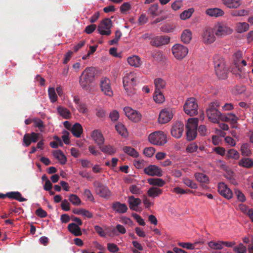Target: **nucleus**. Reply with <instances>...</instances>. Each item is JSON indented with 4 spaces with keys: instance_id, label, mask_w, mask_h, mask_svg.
Instances as JSON below:
<instances>
[{
    "instance_id": "nucleus-51",
    "label": "nucleus",
    "mask_w": 253,
    "mask_h": 253,
    "mask_svg": "<svg viewBox=\"0 0 253 253\" xmlns=\"http://www.w3.org/2000/svg\"><path fill=\"white\" fill-rule=\"evenodd\" d=\"M122 36V32L120 30H118L115 32V38L109 42L110 45H114L118 43V41Z\"/></svg>"
},
{
    "instance_id": "nucleus-1",
    "label": "nucleus",
    "mask_w": 253,
    "mask_h": 253,
    "mask_svg": "<svg viewBox=\"0 0 253 253\" xmlns=\"http://www.w3.org/2000/svg\"><path fill=\"white\" fill-rule=\"evenodd\" d=\"M213 63L216 75L219 79H226L229 76V72L226 67L224 59L219 55L213 57Z\"/></svg>"
},
{
    "instance_id": "nucleus-39",
    "label": "nucleus",
    "mask_w": 253,
    "mask_h": 253,
    "mask_svg": "<svg viewBox=\"0 0 253 253\" xmlns=\"http://www.w3.org/2000/svg\"><path fill=\"white\" fill-rule=\"evenodd\" d=\"M181 41L185 43H188L192 39V33L189 30H184L181 36Z\"/></svg>"
},
{
    "instance_id": "nucleus-42",
    "label": "nucleus",
    "mask_w": 253,
    "mask_h": 253,
    "mask_svg": "<svg viewBox=\"0 0 253 253\" xmlns=\"http://www.w3.org/2000/svg\"><path fill=\"white\" fill-rule=\"evenodd\" d=\"M123 150L126 153L132 157L137 158L139 156L138 153L134 148L131 147H125L123 148Z\"/></svg>"
},
{
    "instance_id": "nucleus-61",
    "label": "nucleus",
    "mask_w": 253,
    "mask_h": 253,
    "mask_svg": "<svg viewBox=\"0 0 253 253\" xmlns=\"http://www.w3.org/2000/svg\"><path fill=\"white\" fill-rule=\"evenodd\" d=\"M107 249L111 253H117L119 251V247L114 243L107 244Z\"/></svg>"
},
{
    "instance_id": "nucleus-35",
    "label": "nucleus",
    "mask_w": 253,
    "mask_h": 253,
    "mask_svg": "<svg viewBox=\"0 0 253 253\" xmlns=\"http://www.w3.org/2000/svg\"><path fill=\"white\" fill-rule=\"evenodd\" d=\"M153 99L156 103L162 104L165 102V97L160 90H156L153 95Z\"/></svg>"
},
{
    "instance_id": "nucleus-53",
    "label": "nucleus",
    "mask_w": 253,
    "mask_h": 253,
    "mask_svg": "<svg viewBox=\"0 0 253 253\" xmlns=\"http://www.w3.org/2000/svg\"><path fill=\"white\" fill-rule=\"evenodd\" d=\"M48 95L51 102H55L57 100V96L56 94L54 88L50 87L48 89Z\"/></svg>"
},
{
    "instance_id": "nucleus-63",
    "label": "nucleus",
    "mask_w": 253,
    "mask_h": 253,
    "mask_svg": "<svg viewBox=\"0 0 253 253\" xmlns=\"http://www.w3.org/2000/svg\"><path fill=\"white\" fill-rule=\"evenodd\" d=\"M182 0H177L171 4V7L174 10L180 9L182 5Z\"/></svg>"
},
{
    "instance_id": "nucleus-64",
    "label": "nucleus",
    "mask_w": 253,
    "mask_h": 253,
    "mask_svg": "<svg viewBox=\"0 0 253 253\" xmlns=\"http://www.w3.org/2000/svg\"><path fill=\"white\" fill-rule=\"evenodd\" d=\"M198 149V146L195 143H192L186 147V151L189 153H193Z\"/></svg>"
},
{
    "instance_id": "nucleus-13",
    "label": "nucleus",
    "mask_w": 253,
    "mask_h": 253,
    "mask_svg": "<svg viewBox=\"0 0 253 253\" xmlns=\"http://www.w3.org/2000/svg\"><path fill=\"white\" fill-rule=\"evenodd\" d=\"M219 193L227 199H230L233 197V193L228 186L223 182L219 183L218 186Z\"/></svg>"
},
{
    "instance_id": "nucleus-4",
    "label": "nucleus",
    "mask_w": 253,
    "mask_h": 253,
    "mask_svg": "<svg viewBox=\"0 0 253 253\" xmlns=\"http://www.w3.org/2000/svg\"><path fill=\"white\" fill-rule=\"evenodd\" d=\"M198 104L194 98L188 99L184 105V110L186 114L190 116H194L198 113Z\"/></svg>"
},
{
    "instance_id": "nucleus-32",
    "label": "nucleus",
    "mask_w": 253,
    "mask_h": 253,
    "mask_svg": "<svg viewBox=\"0 0 253 253\" xmlns=\"http://www.w3.org/2000/svg\"><path fill=\"white\" fill-rule=\"evenodd\" d=\"M83 129L81 125L79 123H75L72 126L71 132L73 135L77 137H81Z\"/></svg>"
},
{
    "instance_id": "nucleus-38",
    "label": "nucleus",
    "mask_w": 253,
    "mask_h": 253,
    "mask_svg": "<svg viewBox=\"0 0 253 253\" xmlns=\"http://www.w3.org/2000/svg\"><path fill=\"white\" fill-rule=\"evenodd\" d=\"M6 196L11 199H14L20 202L26 201V199L22 197L20 193L18 192H11L6 193Z\"/></svg>"
},
{
    "instance_id": "nucleus-43",
    "label": "nucleus",
    "mask_w": 253,
    "mask_h": 253,
    "mask_svg": "<svg viewBox=\"0 0 253 253\" xmlns=\"http://www.w3.org/2000/svg\"><path fill=\"white\" fill-rule=\"evenodd\" d=\"M195 177L200 183H207L209 181V177L205 174L202 173H196Z\"/></svg>"
},
{
    "instance_id": "nucleus-6",
    "label": "nucleus",
    "mask_w": 253,
    "mask_h": 253,
    "mask_svg": "<svg viewBox=\"0 0 253 253\" xmlns=\"http://www.w3.org/2000/svg\"><path fill=\"white\" fill-rule=\"evenodd\" d=\"M174 56L177 59H182L184 58L188 52V48L180 44L174 45L171 49Z\"/></svg>"
},
{
    "instance_id": "nucleus-22",
    "label": "nucleus",
    "mask_w": 253,
    "mask_h": 253,
    "mask_svg": "<svg viewBox=\"0 0 253 253\" xmlns=\"http://www.w3.org/2000/svg\"><path fill=\"white\" fill-rule=\"evenodd\" d=\"M68 229L71 234L75 236H80L82 235L81 228L75 223L68 224Z\"/></svg>"
},
{
    "instance_id": "nucleus-57",
    "label": "nucleus",
    "mask_w": 253,
    "mask_h": 253,
    "mask_svg": "<svg viewBox=\"0 0 253 253\" xmlns=\"http://www.w3.org/2000/svg\"><path fill=\"white\" fill-rule=\"evenodd\" d=\"M158 7L159 6L158 4H154L151 5L148 9V11L150 13V14L153 16H157V11L158 9Z\"/></svg>"
},
{
    "instance_id": "nucleus-60",
    "label": "nucleus",
    "mask_w": 253,
    "mask_h": 253,
    "mask_svg": "<svg viewBox=\"0 0 253 253\" xmlns=\"http://www.w3.org/2000/svg\"><path fill=\"white\" fill-rule=\"evenodd\" d=\"M155 84L156 90H160V89L163 88L166 85L165 80H155Z\"/></svg>"
},
{
    "instance_id": "nucleus-30",
    "label": "nucleus",
    "mask_w": 253,
    "mask_h": 253,
    "mask_svg": "<svg viewBox=\"0 0 253 253\" xmlns=\"http://www.w3.org/2000/svg\"><path fill=\"white\" fill-rule=\"evenodd\" d=\"M222 3L229 8H237L241 5L240 0H221Z\"/></svg>"
},
{
    "instance_id": "nucleus-55",
    "label": "nucleus",
    "mask_w": 253,
    "mask_h": 253,
    "mask_svg": "<svg viewBox=\"0 0 253 253\" xmlns=\"http://www.w3.org/2000/svg\"><path fill=\"white\" fill-rule=\"evenodd\" d=\"M80 83L82 88L86 90H90L92 83L90 80H80Z\"/></svg>"
},
{
    "instance_id": "nucleus-9",
    "label": "nucleus",
    "mask_w": 253,
    "mask_h": 253,
    "mask_svg": "<svg viewBox=\"0 0 253 253\" xmlns=\"http://www.w3.org/2000/svg\"><path fill=\"white\" fill-rule=\"evenodd\" d=\"M145 174L151 176L160 177L163 175L162 169L154 165H149L144 169Z\"/></svg>"
},
{
    "instance_id": "nucleus-10",
    "label": "nucleus",
    "mask_w": 253,
    "mask_h": 253,
    "mask_svg": "<svg viewBox=\"0 0 253 253\" xmlns=\"http://www.w3.org/2000/svg\"><path fill=\"white\" fill-rule=\"evenodd\" d=\"M207 115L209 120L214 123H218L222 116L219 110L213 108H208L207 110Z\"/></svg>"
},
{
    "instance_id": "nucleus-15",
    "label": "nucleus",
    "mask_w": 253,
    "mask_h": 253,
    "mask_svg": "<svg viewBox=\"0 0 253 253\" xmlns=\"http://www.w3.org/2000/svg\"><path fill=\"white\" fill-rule=\"evenodd\" d=\"M203 42L206 43H211L215 40L214 32L211 29H207L203 34Z\"/></svg>"
},
{
    "instance_id": "nucleus-11",
    "label": "nucleus",
    "mask_w": 253,
    "mask_h": 253,
    "mask_svg": "<svg viewBox=\"0 0 253 253\" xmlns=\"http://www.w3.org/2000/svg\"><path fill=\"white\" fill-rule=\"evenodd\" d=\"M170 42V38L168 36H156L152 39L150 44L154 46L159 47L167 44Z\"/></svg>"
},
{
    "instance_id": "nucleus-56",
    "label": "nucleus",
    "mask_w": 253,
    "mask_h": 253,
    "mask_svg": "<svg viewBox=\"0 0 253 253\" xmlns=\"http://www.w3.org/2000/svg\"><path fill=\"white\" fill-rule=\"evenodd\" d=\"M129 189L130 192L134 195H139L142 193V191L141 190V189L135 185H130Z\"/></svg>"
},
{
    "instance_id": "nucleus-33",
    "label": "nucleus",
    "mask_w": 253,
    "mask_h": 253,
    "mask_svg": "<svg viewBox=\"0 0 253 253\" xmlns=\"http://www.w3.org/2000/svg\"><path fill=\"white\" fill-rule=\"evenodd\" d=\"M238 165L240 167L250 169L253 167V160L248 158H242L239 162Z\"/></svg>"
},
{
    "instance_id": "nucleus-58",
    "label": "nucleus",
    "mask_w": 253,
    "mask_h": 253,
    "mask_svg": "<svg viewBox=\"0 0 253 253\" xmlns=\"http://www.w3.org/2000/svg\"><path fill=\"white\" fill-rule=\"evenodd\" d=\"M155 149L152 147H147L144 149L143 154L147 157H151L155 153Z\"/></svg>"
},
{
    "instance_id": "nucleus-49",
    "label": "nucleus",
    "mask_w": 253,
    "mask_h": 253,
    "mask_svg": "<svg viewBox=\"0 0 253 253\" xmlns=\"http://www.w3.org/2000/svg\"><path fill=\"white\" fill-rule=\"evenodd\" d=\"M249 11L245 9L236 10L232 11L231 15L233 16H243L248 15Z\"/></svg>"
},
{
    "instance_id": "nucleus-34",
    "label": "nucleus",
    "mask_w": 253,
    "mask_h": 253,
    "mask_svg": "<svg viewBox=\"0 0 253 253\" xmlns=\"http://www.w3.org/2000/svg\"><path fill=\"white\" fill-rule=\"evenodd\" d=\"M118 133L122 136L126 137L128 136V132L126 126L122 123H119L115 126Z\"/></svg>"
},
{
    "instance_id": "nucleus-19",
    "label": "nucleus",
    "mask_w": 253,
    "mask_h": 253,
    "mask_svg": "<svg viewBox=\"0 0 253 253\" xmlns=\"http://www.w3.org/2000/svg\"><path fill=\"white\" fill-rule=\"evenodd\" d=\"M95 74L96 70L94 68H87L83 72L80 79H91L95 78Z\"/></svg>"
},
{
    "instance_id": "nucleus-25",
    "label": "nucleus",
    "mask_w": 253,
    "mask_h": 253,
    "mask_svg": "<svg viewBox=\"0 0 253 253\" xmlns=\"http://www.w3.org/2000/svg\"><path fill=\"white\" fill-rule=\"evenodd\" d=\"M52 155L61 165H64L67 162V158L63 152L60 150L53 151Z\"/></svg>"
},
{
    "instance_id": "nucleus-45",
    "label": "nucleus",
    "mask_w": 253,
    "mask_h": 253,
    "mask_svg": "<svg viewBox=\"0 0 253 253\" xmlns=\"http://www.w3.org/2000/svg\"><path fill=\"white\" fill-rule=\"evenodd\" d=\"M133 80H123V85L126 92L131 93L133 88Z\"/></svg>"
},
{
    "instance_id": "nucleus-31",
    "label": "nucleus",
    "mask_w": 253,
    "mask_h": 253,
    "mask_svg": "<svg viewBox=\"0 0 253 253\" xmlns=\"http://www.w3.org/2000/svg\"><path fill=\"white\" fill-rule=\"evenodd\" d=\"M206 13L210 16L215 17L222 16L224 13L222 10L218 8H209L206 10Z\"/></svg>"
},
{
    "instance_id": "nucleus-7",
    "label": "nucleus",
    "mask_w": 253,
    "mask_h": 253,
    "mask_svg": "<svg viewBox=\"0 0 253 253\" xmlns=\"http://www.w3.org/2000/svg\"><path fill=\"white\" fill-rule=\"evenodd\" d=\"M173 116V112L171 109H163L159 113L158 123L161 124L167 123L171 120Z\"/></svg>"
},
{
    "instance_id": "nucleus-27",
    "label": "nucleus",
    "mask_w": 253,
    "mask_h": 253,
    "mask_svg": "<svg viewBox=\"0 0 253 253\" xmlns=\"http://www.w3.org/2000/svg\"><path fill=\"white\" fill-rule=\"evenodd\" d=\"M221 120L224 122H230L232 124H235L238 120V117L234 114L228 113L226 115L221 116Z\"/></svg>"
},
{
    "instance_id": "nucleus-18",
    "label": "nucleus",
    "mask_w": 253,
    "mask_h": 253,
    "mask_svg": "<svg viewBox=\"0 0 253 253\" xmlns=\"http://www.w3.org/2000/svg\"><path fill=\"white\" fill-rule=\"evenodd\" d=\"M232 33V30L225 25H219L215 32V35L218 37H223L230 35Z\"/></svg>"
},
{
    "instance_id": "nucleus-46",
    "label": "nucleus",
    "mask_w": 253,
    "mask_h": 253,
    "mask_svg": "<svg viewBox=\"0 0 253 253\" xmlns=\"http://www.w3.org/2000/svg\"><path fill=\"white\" fill-rule=\"evenodd\" d=\"M226 156L228 158H232L238 160L240 158L239 153L234 149L229 150L227 153Z\"/></svg>"
},
{
    "instance_id": "nucleus-17",
    "label": "nucleus",
    "mask_w": 253,
    "mask_h": 253,
    "mask_svg": "<svg viewBox=\"0 0 253 253\" xmlns=\"http://www.w3.org/2000/svg\"><path fill=\"white\" fill-rule=\"evenodd\" d=\"M91 137L99 147L102 145L104 142V138L101 132L98 130H93L91 133Z\"/></svg>"
},
{
    "instance_id": "nucleus-21",
    "label": "nucleus",
    "mask_w": 253,
    "mask_h": 253,
    "mask_svg": "<svg viewBox=\"0 0 253 253\" xmlns=\"http://www.w3.org/2000/svg\"><path fill=\"white\" fill-rule=\"evenodd\" d=\"M163 193V190L159 187L152 186L148 189L147 192L148 196L150 197L155 198L159 197Z\"/></svg>"
},
{
    "instance_id": "nucleus-20",
    "label": "nucleus",
    "mask_w": 253,
    "mask_h": 253,
    "mask_svg": "<svg viewBox=\"0 0 253 253\" xmlns=\"http://www.w3.org/2000/svg\"><path fill=\"white\" fill-rule=\"evenodd\" d=\"M112 208L114 211L119 213H124L127 211L128 209L125 204L117 202L113 204Z\"/></svg>"
},
{
    "instance_id": "nucleus-54",
    "label": "nucleus",
    "mask_w": 253,
    "mask_h": 253,
    "mask_svg": "<svg viewBox=\"0 0 253 253\" xmlns=\"http://www.w3.org/2000/svg\"><path fill=\"white\" fill-rule=\"evenodd\" d=\"M233 250L237 253H247V248L242 243L235 247Z\"/></svg>"
},
{
    "instance_id": "nucleus-48",
    "label": "nucleus",
    "mask_w": 253,
    "mask_h": 253,
    "mask_svg": "<svg viewBox=\"0 0 253 253\" xmlns=\"http://www.w3.org/2000/svg\"><path fill=\"white\" fill-rule=\"evenodd\" d=\"M152 55L154 59L157 61H161L163 60L164 58V55L162 52L158 50L153 51Z\"/></svg>"
},
{
    "instance_id": "nucleus-28",
    "label": "nucleus",
    "mask_w": 253,
    "mask_h": 253,
    "mask_svg": "<svg viewBox=\"0 0 253 253\" xmlns=\"http://www.w3.org/2000/svg\"><path fill=\"white\" fill-rule=\"evenodd\" d=\"M72 212L74 214L82 215L88 218H90L93 216V214L91 212L83 208L75 209L72 211Z\"/></svg>"
},
{
    "instance_id": "nucleus-23",
    "label": "nucleus",
    "mask_w": 253,
    "mask_h": 253,
    "mask_svg": "<svg viewBox=\"0 0 253 253\" xmlns=\"http://www.w3.org/2000/svg\"><path fill=\"white\" fill-rule=\"evenodd\" d=\"M74 102L76 104V108L80 113L85 114L87 112L88 109L86 105L81 102L78 97L75 96L74 97Z\"/></svg>"
},
{
    "instance_id": "nucleus-52",
    "label": "nucleus",
    "mask_w": 253,
    "mask_h": 253,
    "mask_svg": "<svg viewBox=\"0 0 253 253\" xmlns=\"http://www.w3.org/2000/svg\"><path fill=\"white\" fill-rule=\"evenodd\" d=\"M183 182L185 185H186L188 187H190L192 189H196L197 188V184L192 180L189 179L187 177H184L183 178Z\"/></svg>"
},
{
    "instance_id": "nucleus-8",
    "label": "nucleus",
    "mask_w": 253,
    "mask_h": 253,
    "mask_svg": "<svg viewBox=\"0 0 253 253\" xmlns=\"http://www.w3.org/2000/svg\"><path fill=\"white\" fill-rule=\"evenodd\" d=\"M126 116L130 120L138 122L141 119L142 115L137 111L133 110L129 107H126L124 108Z\"/></svg>"
},
{
    "instance_id": "nucleus-36",
    "label": "nucleus",
    "mask_w": 253,
    "mask_h": 253,
    "mask_svg": "<svg viewBox=\"0 0 253 253\" xmlns=\"http://www.w3.org/2000/svg\"><path fill=\"white\" fill-rule=\"evenodd\" d=\"M208 245L211 250H220L223 249L222 241H211L208 243Z\"/></svg>"
},
{
    "instance_id": "nucleus-12",
    "label": "nucleus",
    "mask_w": 253,
    "mask_h": 253,
    "mask_svg": "<svg viewBox=\"0 0 253 253\" xmlns=\"http://www.w3.org/2000/svg\"><path fill=\"white\" fill-rule=\"evenodd\" d=\"M184 131V125L180 122H176L173 126L171 134L172 136L176 138H179L182 136Z\"/></svg>"
},
{
    "instance_id": "nucleus-50",
    "label": "nucleus",
    "mask_w": 253,
    "mask_h": 253,
    "mask_svg": "<svg viewBox=\"0 0 253 253\" xmlns=\"http://www.w3.org/2000/svg\"><path fill=\"white\" fill-rule=\"evenodd\" d=\"M69 200L74 205L79 206L82 203L79 197L75 194H71L69 196Z\"/></svg>"
},
{
    "instance_id": "nucleus-5",
    "label": "nucleus",
    "mask_w": 253,
    "mask_h": 253,
    "mask_svg": "<svg viewBox=\"0 0 253 253\" xmlns=\"http://www.w3.org/2000/svg\"><path fill=\"white\" fill-rule=\"evenodd\" d=\"M113 26L112 21L109 18L103 19L97 27L98 33L101 35L109 36L111 34V28Z\"/></svg>"
},
{
    "instance_id": "nucleus-3",
    "label": "nucleus",
    "mask_w": 253,
    "mask_h": 253,
    "mask_svg": "<svg viewBox=\"0 0 253 253\" xmlns=\"http://www.w3.org/2000/svg\"><path fill=\"white\" fill-rule=\"evenodd\" d=\"M149 142L154 145L162 146L167 142V135L162 131L151 133L148 137Z\"/></svg>"
},
{
    "instance_id": "nucleus-47",
    "label": "nucleus",
    "mask_w": 253,
    "mask_h": 253,
    "mask_svg": "<svg viewBox=\"0 0 253 253\" xmlns=\"http://www.w3.org/2000/svg\"><path fill=\"white\" fill-rule=\"evenodd\" d=\"M194 10L193 8H189L188 10L184 11L182 12L180 15V18L182 20H185L190 18L193 13L194 12Z\"/></svg>"
},
{
    "instance_id": "nucleus-40",
    "label": "nucleus",
    "mask_w": 253,
    "mask_h": 253,
    "mask_svg": "<svg viewBox=\"0 0 253 253\" xmlns=\"http://www.w3.org/2000/svg\"><path fill=\"white\" fill-rule=\"evenodd\" d=\"M249 29V25L246 22H239L236 24V31L239 33H242Z\"/></svg>"
},
{
    "instance_id": "nucleus-2",
    "label": "nucleus",
    "mask_w": 253,
    "mask_h": 253,
    "mask_svg": "<svg viewBox=\"0 0 253 253\" xmlns=\"http://www.w3.org/2000/svg\"><path fill=\"white\" fill-rule=\"evenodd\" d=\"M198 120V118H190L186 124L187 139L189 141L194 140L197 136Z\"/></svg>"
},
{
    "instance_id": "nucleus-44",
    "label": "nucleus",
    "mask_w": 253,
    "mask_h": 253,
    "mask_svg": "<svg viewBox=\"0 0 253 253\" xmlns=\"http://www.w3.org/2000/svg\"><path fill=\"white\" fill-rule=\"evenodd\" d=\"M240 151L242 155L244 156H250L252 154L248 143L243 144L241 146Z\"/></svg>"
},
{
    "instance_id": "nucleus-26",
    "label": "nucleus",
    "mask_w": 253,
    "mask_h": 253,
    "mask_svg": "<svg viewBox=\"0 0 253 253\" xmlns=\"http://www.w3.org/2000/svg\"><path fill=\"white\" fill-rule=\"evenodd\" d=\"M58 114L65 119H69L71 116V112L66 108L63 106H59L57 108Z\"/></svg>"
},
{
    "instance_id": "nucleus-41",
    "label": "nucleus",
    "mask_w": 253,
    "mask_h": 253,
    "mask_svg": "<svg viewBox=\"0 0 253 253\" xmlns=\"http://www.w3.org/2000/svg\"><path fill=\"white\" fill-rule=\"evenodd\" d=\"M99 148L103 153L110 155L114 154L116 152V149L110 145L105 146H102L101 145L99 147Z\"/></svg>"
},
{
    "instance_id": "nucleus-14",
    "label": "nucleus",
    "mask_w": 253,
    "mask_h": 253,
    "mask_svg": "<svg viewBox=\"0 0 253 253\" xmlns=\"http://www.w3.org/2000/svg\"><path fill=\"white\" fill-rule=\"evenodd\" d=\"M100 87L103 93L109 96H112L113 95V90L111 87L110 80H101L100 82Z\"/></svg>"
},
{
    "instance_id": "nucleus-24",
    "label": "nucleus",
    "mask_w": 253,
    "mask_h": 253,
    "mask_svg": "<svg viewBox=\"0 0 253 253\" xmlns=\"http://www.w3.org/2000/svg\"><path fill=\"white\" fill-rule=\"evenodd\" d=\"M148 183L152 186L161 187L166 184V181L160 178H150L147 179Z\"/></svg>"
},
{
    "instance_id": "nucleus-29",
    "label": "nucleus",
    "mask_w": 253,
    "mask_h": 253,
    "mask_svg": "<svg viewBox=\"0 0 253 253\" xmlns=\"http://www.w3.org/2000/svg\"><path fill=\"white\" fill-rule=\"evenodd\" d=\"M127 62L131 66L139 67L142 64L140 58L137 55H133L127 58Z\"/></svg>"
},
{
    "instance_id": "nucleus-62",
    "label": "nucleus",
    "mask_w": 253,
    "mask_h": 253,
    "mask_svg": "<svg viewBox=\"0 0 253 253\" xmlns=\"http://www.w3.org/2000/svg\"><path fill=\"white\" fill-rule=\"evenodd\" d=\"M178 245L183 248L189 250H194L195 248V244L190 243L180 242L178 243Z\"/></svg>"
},
{
    "instance_id": "nucleus-37",
    "label": "nucleus",
    "mask_w": 253,
    "mask_h": 253,
    "mask_svg": "<svg viewBox=\"0 0 253 253\" xmlns=\"http://www.w3.org/2000/svg\"><path fill=\"white\" fill-rule=\"evenodd\" d=\"M239 210L245 214H247L253 222V210L249 209L247 206L241 204L239 206Z\"/></svg>"
},
{
    "instance_id": "nucleus-16",
    "label": "nucleus",
    "mask_w": 253,
    "mask_h": 253,
    "mask_svg": "<svg viewBox=\"0 0 253 253\" xmlns=\"http://www.w3.org/2000/svg\"><path fill=\"white\" fill-rule=\"evenodd\" d=\"M129 204V207L130 210L138 211L139 206L141 203V200L138 198H135L133 196H130L128 197L127 200Z\"/></svg>"
},
{
    "instance_id": "nucleus-59",
    "label": "nucleus",
    "mask_w": 253,
    "mask_h": 253,
    "mask_svg": "<svg viewBox=\"0 0 253 253\" xmlns=\"http://www.w3.org/2000/svg\"><path fill=\"white\" fill-rule=\"evenodd\" d=\"M35 126L39 128L40 130L42 131L44 128L43 122L40 119L35 118L33 120Z\"/></svg>"
}]
</instances>
